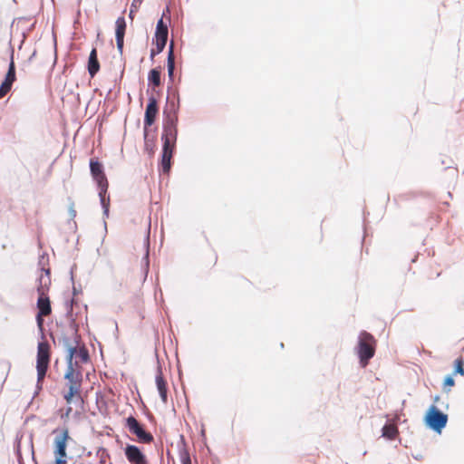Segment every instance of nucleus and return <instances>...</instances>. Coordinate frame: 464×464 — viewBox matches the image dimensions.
<instances>
[{"mask_svg":"<svg viewBox=\"0 0 464 464\" xmlns=\"http://www.w3.org/2000/svg\"><path fill=\"white\" fill-rule=\"evenodd\" d=\"M149 82L152 83L154 86L158 87L160 85V70L159 68H154L150 71L148 76Z\"/></svg>","mask_w":464,"mask_h":464,"instance_id":"nucleus-21","label":"nucleus"},{"mask_svg":"<svg viewBox=\"0 0 464 464\" xmlns=\"http://www.w3.org/2000/svg\"><path fill=\"white\" fill-rule=\"evenodd\" d=\"M53 433L55 435L53 442L54 464H67V445L72 440L68 429L61 430H54Z\"/></svg>","mask_w":464,"mask_h":464,"instance_id":"nucleus-5","label":"nucleus"},{"mask_svg":"<svg viewBox=\"0 0 464 464\" xmlns=\"http://www.w3.org/2000/svg\"><path fill=\"white\" fill-rule=\"evenodd\" d=\"M107 458H109V455L106 453L105 450H102L101 455H100L101 462L104 463L106 461Z\"/></svg>","mask_w":464,"mask_h":464,"instance_id":"nucleus-28","label":"nucleus"},{"mask_svg":"<svg viewBox=\"0 0 464 464\" xmlns=\"http://www.w3.org/2000/svg\"><path fill=\"white\" fill-rule=\"evenodd\" d=\"M68 353H69V355H68L67 362L71 361V362H72L73 357L79 358L81 362H87L90 359L89 352L84 346L80 347V348L70 347L68 349Z\"/></svg>","mask_w":464,"mask_h":464,"instance_id":"nucleus-16","label":"nucleus"},{"mask_svg":"<svg viewBox=\"0 0 464 464\" xmlns=\"http://www.w3.org/2000/svg\"><path fill=\"white\" fill-rule=\"evenodd\" d=\"M107 190L105 189L104 192L102 190V188H99V196L101 199V203L105 210V212H108L109 210V203H110V198L106 197Z\"/></svg>","mask_w":464,"mask_h":464,"instance_id":"nucleus-23","label":"nucleus"},{"mask_svg":"<svg viewBox=\"0 0 464 464\" xmlns=\"http://www.w3.org/2000/svg\"><path fill=\"white\" fill-rule=\"evenodd\" d=\"M175 70V56L173 51V42L170 43L169 50L168 53V75L172 81Z\"/></svg>","mask_w":464,"mask_h":464,"instance_id":"nucleus-18","label":"nucleus"},{"mask_svg":"<svg viewBox=\"0 0 464 464\" xmlns=\"http://www.w3.org/2000/svg\"><path fill=\"white\" fill-rule=\"evenodd\" d=\"M455 372L464 375V360L461 357L455 361Z\"/></svg>","mask_w":464,"mask_h":464,"instance_id":"nucleus-24","label":"nucleus"},{"mask_svg":"<svg viewBox=\"0 0 464 464\" xmlns=\"http://www.w3.org/2000/svg\"><path fill=\"white\" fill-rule=\"evenodd\" d=\"M72 412V407H68L65 411V413L62 415L63 418H69L70 414Z\"/></svg>","mask_w":464,"mask_h":464,"instance_id":"nucleus-30","label":"nucleus"},{"mask_svg":"<svg viewBox=\"0 0 464 464\" xmlns=\"http://www.w3.org/2000/svg\"><path fill=\"white\" fill-rule=\"evenodd\" d=\"M455 382L451 376H447L444 380V387H452L454 386Z\"/></svg>","mask_w":464,"mask_h":464,"instance_id":"nucleus-27","label":"nucleus"},{"mask_svg":"<svg viewBox=\"0 0 464 464\" xmlns=\"http://www.w3.org/2000/svg\"><path fill=\"white\" fill-rule=\"evenodd\" d=\"M143 260H144V268H143L142 280L145 279V277L147 276V274L149 272V247L148 246L146 248V253H145V256H144Z\"/></svg>","mask_w":464,"mask_h":464,"instance_id":"nucleus-26","label":"nucleus"},{"mask_svg":"<svg viewBox=\"0 0 464 464\" xmlns=\"http://www.w3.org/2000/svg\"><path fill=\"white\" fill-rule=\"evenodd\" d=\"M127 29L125 17L120 16L115 22V38L117 50L121 55L123 53L124 36Z\"/></svg>","mask_w":464,"mask_h":464,"instance_id":"nucleus-12","label":"nucleus"},{"mask_svg":"<svg viewBox=\"0 0 464 464\" xmlns=\"http://www.w3.org/2000/svg\"><path fill=\"white\" fill-rule=\"evenodd\" d=\"M377 345V340L372 334L366 331H362L358 336L357 354L360 363L366 367L369 361L374 356Z\"/></svg>","mask_w":464,"mask_h":464,"instance_id":"nucleus-3","label":"nucleus"},{"mask_svg":"<svg viewBox=\"0 0 464 464\" xmlns=\"http://www.w3.org/2000/svg\"><path fill=\"white\" fill-rule=\"evenodd\" d=\"M155 147H156V144H155L154 138L150 139L148 129H144V150H145V151H147V153L150 156H151L154 153Z\"/></svg>","mask_w":464,"mask_h":464,"instance_id":"nucleus-20","label":"nucleus"},{"mask_svg":"<svg viewBox=\"0 0 464 464\" xmlns=\"http://www.w3.org/2000/svg\"><path fill=\"white\" fill-rule=\"evenodd\" d=\"M100 70V63L98 61L97 57V50L96 48H93L89 55L88 60V72L91 77H94V75L99 72Z\"/></svg>","mask_w":464,"mask_h":464,"instance_id":"nucleus-17","label":"nucleus"},{"mask_svg":"<svg viewBox=\"0 0 464 464\" xmlns=\"http://www.w3.org/2000/svg\"><path fill=\"white\" fill-rule=\"evenodd\" d=\"M178 129L176 121H169L163 129L162 140L163 148L162 152H169L173 155L175 144L177 140Z\"/></svg>","mask_w":464,"mask_h":464,"instance_id":"nucleus-8","label":"nucleus"},{"mask_svg":"<svg viewBox=\"0 0 464 464\" xmlns=\"http://www.w3.org/2000/svg\"><path fill=\"white\" fill-rule=\"evenodd\" d=\"M424 420L427 426L440 433L441 430L447 424L448 416L441 412L436 406L431 405L425 415Z\"/></svg>","mask_w":464,"mask_h":464,"instance_id":"nucleus-6","label":"nucleus"},{"mask_svg":"<svg viewBox=\"0 0 464 464\" xmlns=\"http://www.w3.org/2000/svg\"><path fill=\"white\" fill-rule=\"evenodd\" d=\"M179 457L181 464H191L189 453L186 450L180 451Z\"/></svg>","mask_w":464,"mask_h":464,"instance_id":"nucleus-25","label":"nucleus"},{"mask_svg":"<svg viewBox=\"0 0 464 464\" xmlns=\"http://www.w3.org/2000/svg\"><path fill=\"white\" fill-rule=\"evenodd\" d=\"M38 299H37V309L36 314L37 326L42 332L44 330V317L48 316L52 314V307L50 298L47 295L49 287L51 285L50 270L42 268L38 277Z\"/></svg>","mask_w":464,"mask_h":464,"instance_id":"nucleus-1","label":"nucleus"},{"mask_svg":"<svg viewBox=\"0 0 464 464\" xmlns=\"http://www.w3.org/2000/svg\"><path fill=\"white\" fill-rule=\"evenodd\" d=\"M64 379L68 387V391L63 394L65 401L71 404L73 399L82 400V374L77 362H67Z\"/></svg>","mask_w":464,"mask_h":464,"instance_id":"nucleus-2","label":"nucleus"},{"mask_svg":"<svg viewBox=\"0 0 464 464\" xmlns=\"http://www.w3.org/2000/svg\"><path fill=\"white\" fill-rule=\"evenodd\" d=\"M133 10L131 9L130 12V17L132 19L133 18Z\"/></svg>","mask_w":464,"mask_h":464,"instance_id":"nucleus-32","label":"nucleus"},{"mask_svg":"<svg viewBox=\"0 0 464 464\" xmlns=\"http://www.w3.org/2000/svg\"><path fill=\"white\" fill-rule=\"evenodd\" d=\"M160 52H158V46L156 48L151 49L150 51V58L153 59L156 54H159Z\"/></svg>","mask_w":464,"mask_h":464,"instance_id":"nucleus-29","label":"nucleus"},{"mask_svg":"<svg viewBox=\"0 0 464 464\" xmlns=\"http://www.w3.org/2000/svg\"><path fill=\"white\" fill-rule=\"evenodd\" d=\"M124 454L130 464H149L146 455L135 445L128 444Z\"/></svg>","mask_w":464,"mask_h":464,"instance_id":"nucleus-11","label":"nucleus"},{"mask_svg":"<svg viewBox=\"0 0 464 464\" xmlns=\"http://www.w3.org/2000/svg\"><path fill=\"white\" fill-rule=\"evenodd\" d=\"M51 360V346L47 341L40 342L37 346L36 371H37V387L42 388L46 372L49 368Z\"/></svg>","mask_w":464,"mask_h":464,"instance_id":"nucleus-4","label":"nucleus"},{"mask_svg":"<svg viewBox=\"0 0 464 464\" xmlns=\"http://www.w3.org/2000/svg\"><path fill=\"white\" fill-rule=\"evenodd\" d=\"M172 155L169 152H162L161 166L163 172H169L170 169V160Z\"/></svg>","mask_w":464,"mask_h":464,"instance_id":"nucleus-22","label":"nucleus"},{"mask_svg":"<svg viewBox=\"0 0 464 464\" xmlns=\"http://www.w3.org/2000/svg\"><path fill=\"white\" fill-rule=\"evenodd\" d=\"M70 212H71L72 217L74 218L76 215V211L73 209L72 207L71 208Z\"/></svg>","mask_w":464,"mask_h":464,"instance_id":"nucleus-31","label":"nucleus"},{"mask_svg":"<svg viewBox=\"0 0 464 464\" xmlns=\"http://www.w3.org/2000/svg\"><path fill=\"white\" fill-rule=\"evenodd\" d=\"M382 436L389 439V440H394L396 439L399 430L396 425L394 424H385L382 427Z\"/></svg>","mask_w":464,"mask_h":464,"instance_id":"nucleus-19","label":"nucleus"},{"mask_svg":"<svg viewBox=\"0 0 464 464\" xmlns=\"http://www.w3.org/2000/svg\"><path fill=\"white\" fill-rule=\"evenodd\" d=\"M15 80V65L12 58L5 78L0 86V99L4 98L10 92Z\"/></svg>","mask_w":464,"mask_h":464,"instance_id":"nucleus-13","label":"nucleus"},{"mask_svg":"<svg viewBox=\"0 0 464 464\" xmlns=\"http://www.w3.org/2000/svg\"><path fill=\"white\" fill-rule=\"evenodd\" d=\"M126 427L131 434L136 436V440L140 443L150 444L154 440L153 435L146 431L133 416H129L126 419Z\"/></svg>","mask_w":464,"mask_h":464,"instance_id":"nucleus-7","label":"nucleus"},{"mask_svg":"<svg viewBox=\"0 0 464 464\" xmlns=\"http://www.w3.org/2000/svg\"><path fill=\"white\" fill-rule=\"evenodd\" d=\"M159 113L158 102L155 97L151 96L149 98V102L146 107L144 116V129H148L151 126Z\"/></svg>","mask_w":464,"mask_h":464,"instance_id":"nucleus-14","label":"nucleus"},{"mask_svg":"<svg viewBox=\"0 0 464 464\" xmlns=\"http://www.w3.org/2000/svg\"><path fill=\"white\" fill-rule=\"evenodd\" d=\"M155 383L162 402L166 404L168 402L169 385L160 368L158 369V372L155 377Z\"/></svg>","mask_w":464,"mask_h":464,"instance_id":"nucleus-15","label":"nucleus"},{"mask_svg":"<svg viewBox=\"0 0 464 464\" xmlns=\"http://www.w3.org/2000/svg\"><path fill=\"white\" fill-rule=\"evenodd\" d=\"M90 170L93 179L96 181L99 188L104 192L108 189L109 182L103 170L102 164L94 159L90 160Z\"/></svg>","mask_w":464,"mask_h":464,"instance_id":"nucleus-9","label":"nucleus"},{"mask_svg":"<svg viewBox=\"0 0 464 464\" xmlns=\"http://www.w3.org/2000/svg\"><path fill=\"white\" fill-rule=\"evenodd\" d=\"M168 24L163 20V17H161L157 23L154 40L155 46H158V52H162L165 48L168 40Z\"/></svg>","mask_w":464,"mask_h":464,"instance_id":"nucleus-10","label":"nucleus"}]
</instances>
